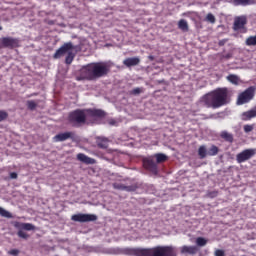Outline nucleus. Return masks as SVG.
Returning <instances> with one entry per match:
<instances>
[{
  "instance_id": "1",
  "label": "nucleus",
  "mask_w": 256,
  "mask_h": 256,
  "mask_svg": "<svg viewBox=\"0 0 256 256\" xmlns=\"http://www.w3.org/2000/svg\"><path fill=\"white\" fill-rule=\"evenodd\" d=\"M200 103L207 109H219L231 103L229 88H217L201 97Z\"/></svg>"
},
{
  "instance_id": "2",
  "label": "nucleus",
  "mask_w": 256,
  "mask_h": 256,
  "mask_svg": "<svg viewBox=\"0 0 256 256\" xmlns=\"http://www.w3.org/2000/svg\"><path fill=\"white\" fill-rule=\"evenodd\" d=\"M105 115V111L101 109H76L68 114V122L72 127H81L87 123V117L103 119Z\"/></svg>"
},
{
  "instance_id": "3",
  "label": "nucleus",
  "mask_w": 256,
  "mask_h": 256,
  "mask_svg": "<svg viewBox=\"0 0 256 256\" xmlns=\"http://www.w3.org/2000/svg\"><path fill=\"white\" fill-rule=\"evenodd\" d=\"M109 71H111L109 65L103 62L91 63L81 70L76 79L77 81H95V79H101V77L108 75Z\"/></svg>"
},
{
  "instance_id": "4",
  "label": "nucleus",
  "mask_w": 256,
  "mask_h": 256,
  "mask_svg": "<svg viewBox=\"0 0 256 256\" xmlns=\"http://www.w3.org/2000/svg\"><path fill=\"white\" fill-rule=\"evenodd\" d=\"M135 256H177L175 246H156L154 248H136L133 250Z\"/></svg>"
},
{
  "instance_id": "5",
  "label": "nucleus",
  "mask_w": 256,
  "mask_h": 256,
  "mask_svg": "<svg viewBox=\"0 0 256 256\" xmlns=\"http://www.w3.org/2000/svg\"><path fill=\"white\" fill-rule=\"evenodd\" d=\"M255 97V88L253 86L248 87L245 91L239 94L237 99V105H245L249 103Z\"/></svg>"
},
{
  "instance_id": "6",
  "label": "nucleus",
  "mask_w": 256,
  "mask_h": 256,
  "mask_svg": "<svg viewBox=\"0 0 256 256\" xmlns=\"http://www.w3.org/2000/svg\"><path fill=\"white\" fill-rule=\"evenodd\" d=\"M215 155H219V147L216 145H211V147L207 150V146L202 145L198 148V156L201 159H205V157H215Z\"/></svg>"
},
{
  "instance_id": "7",
  "label": "nucleus",
  "mask_w": 256,
  "mask_h": 256,
  "mask_svg": "<svg viewBox=\"0 0 256 256\" xmlns=\"http://www.w3.org/2000/svg\"><path fill=\"white\" fill-rule=\"evenodd\" d=\"M255 156H256V149L248 148L236 155V161L237 163H245L246 161L253 159V157Z\"/></svg>"
},
{
  "instance_id": "8",
  "label": "nucleus",
  "mask_w": 256,
  "mask_h": 256,
  "mask_svg": "<svg viewBox=\"0 0 256 256\" xmlns=\"http://www.w3.org/2000/svg\"><path fill=\"white\" fill-rule=\"evenodd\" d=\"M97 215L95 214H74L71 217L72 221H75L76 223H91V221H97Z\"/></svg>"
},
{
  "instance_id": "9",
  "label": "nucleus",
  "mask_w": 256,
  "mask_h": 256,
  "mask_svg": "<svg viewBox=\"0 0 256 256\" xmlns=\"http://www.w3.org/2000/svg\"><path fill=\"white\" fill-rule=\"evenodd\" d=\"M247 16H238L234 20L233 30L240 33H247Z\"/></svg>"
},
{
  "instance_id": "10",
  "label": "nucleus",
  "mask_w": 256,
  "mask_h": 256,
  "mask_svg": "<svg viewBox=\"0 0 256 256\" xmlns=\"http://www.w3.org/2000/svg\"><path fill=\"white\" fill-rule=\"evenodd\" d=\"M72 49H75V46H73L72 42L64 43L53 55L54 59H61L65 53H69V51H72Z\"/></svg>"
},
{
  "instance_id": "11",
  "label": "nucleus",
  "mask_w": 256,
  "mask_h": 256,
  "mask_svg": "<svg viewBox=\"0 0 256 256\" xmlns=\"http://www.w3.org/2000/svg\"><path fill=\"white\" fill-rule=\"evenodd\" d=\"M3 47H8L9 49H15L19 47V39L13 37H4L1 40Z\"/></svg>"
},
{
  "instance_id": "12",
  "label": "nucleus",
  "mask_w": 256,
  "mask_h": 256,
  "mask_svg": "<svg viewBox=\"0 0 256 256\" xmlns=\"http://www.w3.org/2000/svg\"><path fill=\"white\" fill-rule=\"evenodd\" d=\"M143 165L147 169V171H150L153 173V175H157L159 173V169L157 168V163L153 161V159H144Z\"/></svg>"
},
{
  "instance_id": "13",
  "label": "nucleus",
  "mask_w": 256,
  "mask_h": 256,
  "mask_svg": "<svg viewBox=\"0 0 256 256\" xmlns=\"http://www.w3.org/2000/svg\"><path fill=\"white\" fill-rule=\"evenodd\" d=\"M180 253L181 255H185V256H193V255H197V253H199V248L197 246H181L180 247Z\"/></svg>"
},
{
  "instance_id": "14",
  "label": "nucleus",
  "mask_w": 256,
  "mask_h": 256,
  "mask_svg": "<svg viewBox=\"0 0 256 256\" xmlns=\"http://www.w3.org/2000/svg\"><path fill=\"white\" fill-rule=\"evenodd\" d=\"M77 160L81 161V163H85V165H95V163H97V160H95L83 153L77 154Z\"/></svg>"
},
{
  "instance_id": "15",
  "label": "nucleus",
  "mask_w": 256,
  "mask_h": 256,
  "mask_svg": "<svg viewBox=\"0 0 256 256\" xmlns=\"http://www.w3.org/2000/svg\"><path fill=\"white\" fill-rule=\"evenodd\" d=\"M71 137H73V132L59 133L53 137V141L55 143H59V142L67 141V139H71Z\"/></svg>"
},
{
  "instance_id": "16",
  "label": "nucleus",
  "mask_w": 256,
  "mask_h": 256,
  "mask_svg": "<svg viewBox=\"0 0 256 256\" xmlns=\"http://www.w3.org/2000/svg\"><path fill=\"white\" fill-rule=\"evenodd\" d=\"M140 63H141V59H139V57L126 58L123 61V65H125V67H135Z\"/></svg>"
},
{
  "instance_id": "17",
  "label": "nucleus",
  "mask_w": 256,
  "mask_h": 256,
  "mask_svg": "<svg viewBox=\"0 0 256 256\" xmlns=\"http://www.w3.org/2000/svg\"><path fill=\"white\" fill-rule=\"evenodd\" d=\"M255 117H256V108H253L241 114L242 121H251V119H255Z\"/></svg>"
},
{
  "instance_id": "18",
  "label": "nucleus",
  "mask_w": 256,
  "mask_h": 256,
  "mask_svg": "<svg viewBox=\"0 0 256 256\" xmlns=\"http://www.w3.org/2000/svg\"><path fill=\"white\" fill-rule=\"evenodd\" d=\"M96 145L99 149H107V147H109V139L105 137H97Z\"/></svg>"
},
{
  "instance_id": "19",
  "label": "nucleus",
  "mask_w": 256,
  "mask_h": 256,
  "mask_svg": "<svg viewBox=\"0 0 256 256\" xmlns=\"http://www.w3.org/2000/svg\"><path fill=\"white\" fill-rule=\"evenodd\" d=\"M15 227L16 229H22L24 231H34L35 229V226L31 223L16 222Z\"/></svg>"
},
{
  "instance_id": "20",
  "label": "nucleus",
  "mask_w": 256,
  "mask_h": 256,
  "mask_svg": "<svg viewBox=\"0 0 256 256\" xmlns=\"http://www.w3.org/2000/svg\"><path fill=\"white\" fill-rule=\"evenodd\" d=\"M233 4L236 7H239V5L247 7V5H255V0H233Z\"/></svg>"
},
{
  "instance_id": "21",
  "label": "nucleus",
  "mask_w": 256,
  "mask_h": 256,
  "mask_svg": "<svg viewBox=\"0 0 256 256\" xmlns=\"http://www.w3.org/2000/svg\"><path fill=\"white\" fill-rule=\"evenodd\" d=\"M220 137H221V139H223L227 143H233V141H234L233 134L229 133L227 131H222L220 133Z\"/></svg>"
},
{
  "instance_id": "22",
  "label": "nucleus",
  "mask_w": 256,
  "mask_h": 256,
  "mask_svg": "<svg viewBox=\"0 0 256 256\" xmlns=\"http://www.w3.org/2000/svg\"><path fill=\"white\" fill-rule=\"evenodd\" d=\"M226 79L229 83H232V85H239V83H241V79L235 74L228 75Z\"/></svg>"
},
{
  "instance_id": "23",
  "label": "nucleus",
  "mask_w": 256,
  "mask_h": 256,
  "mask_svg": "<svg viewBox=\"0 0 256 256\" xmlns=\"http://www.w3.org/2000/svg\"><path fill=\"white\" fill-rule=\"evenodd\" d=\"M178 29L181 31H184V33H187L189 31V24L187 23V20L181 19L178 22Z\"/></svg>"
},
{
  "instance_id": "24",
  "label": "nucleus",
  "mask_w": 256,
  "mask_h": 256,
  "mask_svg": "<svg viewBox=\"0 0 256 256\" xmlns=\"http://www.w3.org/2000/svg\"><path fill=\"white\" fill-rule=\"evenodd\" d=\"M75 59V53L71 52V50L68 51V54L65 58L66 65H71L73 63V60Z\"/></svg>"
},
{
  "instance_id": "25",
  "label": "nucleus",
  "mask_w": 256,
  "mask_h": 256,
  "mask_svg": "<svg viewBox=\"0 0 256 256\" xmlns=\"http://www.w3.org/2000/svg\"><path fill=\"white\" fill-rule=\"evenodd\" d=\"M247 47H255L256 46V35L250 36L245 41Z\"/></svg>"
},
{
  "instance_id": "26",
  "label": "nucleus",
  "mask_w": 256,
  "mask_h": 256,
  "mask_svg": "<svg viewBox=\"0 0 256 256\" xmlns=\"http://www.w3.org/2000/svg\"><path fill=\"white\" fill-rule=\"evenodd\" d=\"M114 189H119L120 191H131V186H125L124 184H113Z\"/></svg>"
},
{
  "instance_id": "27",
  "label": "nucleus",
  "mask_w": 256,
  "mask_h": 256,
  "mask_svg": "<svg viewBox=\"0 0 256 256\" xmlns=\"http://www.w3.org/2000/svg\"><path fill=\"white\" fill-rule=\"evenodd\" d=\"M0 216L5 217L6 219L13 218V214H11V212L5 210L3 207H0Z\"/></svg>"
},
{
  "instance_id": "28",
  "label": "nucleus",
  "mask_w": 256,
  "mask_h": 256,
  "mask_svg": "<svg viewBox=\"0 0 256 256\" xmlns=\"http://www.w3.org/2000/svg\"><path fill=\"white\" fill-rule=\"evenodd\" d=\"M155 158L157 163H165L167 161V155L163 153L155 154Z\"/></svg>"
},
{
  "instance_id": "29",
  "label": "nucleus",
  "mask_w": 256,
  "mask_h": 256,
  "mask_svg": "<svg viewBox=\"0 0 256 256\" xmlns=\"http://www.w3.org/2000/svg\"><path fill=\"white\" fill-rule=\"evenodd\" d=\"M26 105L30 111H35V109H37V102H35V100H28Z\"/></svg>"
},
{
  "instance_id": "30",
  "label": "nucleus",
  "mask_w": 256,
  "mask_h": 256,
  "mask_svg": "<svg viewBox=\"0 0 256 256\" xmlns=\"http://www.w3.org/2000/svg\"><path fill=\"white\" fill-rule=\"evenodd\" d=\"M196 245L197 247H205L207 245V239L203 237L196 238Z\"/></svg>"
},
{
  "instance_id": "31",
  "label": "nucleus",
  "mask_w": 256,
  "mask_h": 256,
  "mask_svg": "<svg viewBox=\"0 0 256 256\" xmlns=\"http://www.w3.org/2000/svg\"><path fill=\"white\" fill-rule=\"evenodd\" d=\"M206 21L208 23H212L215 24V21H217V19L215 18V15H213L212 13H208L207 16H206Z\"/></svg>"
},
{
  "instance_id": "32",
  "label": "nucleus",
  "mask_w": 256,
  "mask_h": 256,
  "mask_svg": "<svg viewBox=\"0 0 256 256\" xmlns=\"http://www.w3.org/2000/svg\"><path fill=\"white\" fill-rule=\"evenodd\" d=\"M7 117H9V114L7 112H5L4 110H0V123L2 121H5V119H7Z\"/></svg>"
},
{
  "instance_id": "33",
  "label": "nucleus",
  "mask_w": 256,
  "mask_h": 256,
  "mask_svg": "<svg viewBox=\"0 0 256 256\" xmlns=\"http://www.w3.org/2000/svg\"><path fill=\"white\" fill-rule=\"evenodd\" d=\"M253 129H255L254 125H249V124L244 125V133H251Z\"/></svg>"
},
{
  "instance_id": "34",
  "label": "nucleus",
  "mask_w": 256,
  "mask_h": 256,
  "mask_svg": "<svg viewBox=\"0 0 256 256\" xmlns=\"http://www.w3.org/2000/svg\"><path fill=\"white\" fill-rule=\"evenodd\" d=\"M17 235L18 237H21V239H27L29 237V235H27L23 230H19Z\"/></svg>"
},
{
  "instance_id": "35",
  "label": "nucleus",
  "mask_w": 256,
  "mask_h": 256,
  "mask_svg": "<svg viewBox=\"0 0 256 256\" xmlns=\"http://www.w3.org/2000/svg\"><path fill=\"white\" fill-rule=\"evenodd\" d=\"M142 92L141 88H134L131 92L130 95H140Z\"/></svg>"
},
{
  "instance_id": "36",
  "label": "nucleus",
  "mask_w": 256,
  "mask_h": 256,
  "mask_svg": "<svg viewBox=\"0 0 256 256\" xmlns=\"http://www.w3.org/2000/svg\"><path fill=\"white\" fill-rule=\"evenodd\" d=\"M215 256H225V251L217 249L214 253Z\"/></svg>"
},
{
  "instance_id": "37",
  "label": "nucleus",
  "mask_w": 256,
  "mask_h": 256,
  "mask_svg": "<svg viewBox=\"0 0 256 256\" xmlns=\"http://www.w3.org/2000/svg\"><path fill=\"white\" fill-rule=\"evenodd\" d=\"M227 39H222V40H220L219 42H218V45H219V47H223L224 45H225V43H227Z\"/></svg>"
},
{
  "instance_id": "38",
  "label": "nucleus",
  "mask_w": 256,
  "mask_h": 256,
  "mask_svg": "<svg viewBox=\"0 0 256 256\" xmlns=\"http://www.w3.org/2000/svg\"><path fill=\"white\" fill-rule=\"evenodd\" d=\"M10 178L11 179H17V173L16 172H11L10 173Z\"/></svg>"
},
{
  "instance_id": "39",
  "label": "nucleus",
  "mask_w": 256,
  "mask_h": 256,
  "mask_svg": "<svg viewBox=\"0 0 256 256\" xmlns=\"http://www.w3.org/2000/svg\"><path fill=\"white\" fill-rule=\"evenodd\" d=\"M10 254H11V255H19V250H15V249H14V250H11V251H10Z\"/></svg>"
},
{
  "instance_id": "40",
  "label": "nucleus",
  "mask_w": 256,
  "mask_h": 256,
  "mask_svg": "<svg viewBox=\"0 0 256 256\" xmlns=\"http://www.w3.org/2000/svg\"><path fill=\"white\" fill-rule=\"evenodd\" d=\"M49 25H53V21H50V22H49Z\"/></svg>"
},
{
  "instance_id": "41",
  "label": "nucleus",
  "mask_w": 256,
  "mask_h": 256,
  "mask_svg": "<svg viewBox=\"0 0 256 256\" xmlns=\"http://www.w3.org/2000/svg\"><path fill=\"white\" fill-rule=\"evenodd\" d=\"M231 57V55H227L226 58L229 59Z\"/></svg>"
},
{
  "instance_id": "42",
  "label": "nucleus",
  "mask_w": 256,
  "mask_h": 256,
  "mask_svg": "<svg viewBox=\"0 0 256 256\" xmlns=\"http://www.w3.org/2000/svg\"><path fill=\"white\" fill-rule=\"evenodd\" d=\"M0 31H3V27L0 26Z\"/></svg>"
}]
</instances>
